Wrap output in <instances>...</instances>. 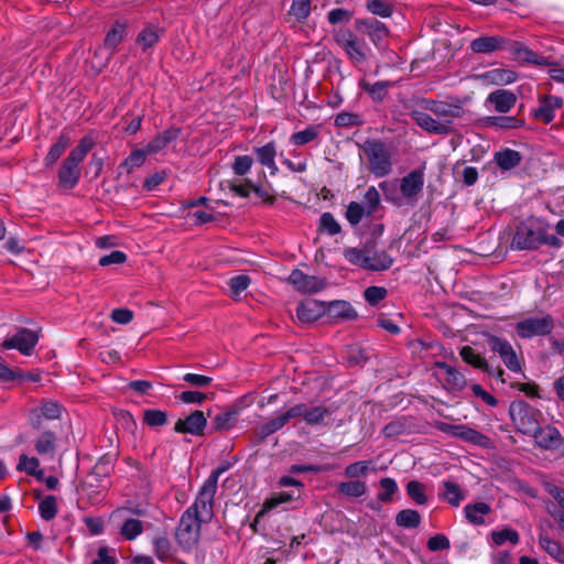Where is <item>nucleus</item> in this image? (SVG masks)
I'll list each match as a JSON object with an SVG mask.
<instances>
[{"label":"nucleus","instance_id":"obj_1","mask_svg":"<svg viewBox=\"0 0 564 564\" xmlns=\"http://www.w3.org/2000/svg\"><path fill=\"white\" fill-rule=\"evenodd\" d=\"M95 145L91 137H84L62 162L57 174V185L62 189H73L80 180V163Z\"/></svg>","mask_w":564,"mask_h":564},{"label":"nucleus","instance_id":"obj_2","mask_svg":"<svg viewBox=\"0 0 564 564\" xmlns=\"http://www.w3.org/2000/svg\"><path fill=\"white\" fill-rule=\"evenodd\" d=\"M345 259L351 264L370 271H386L393 264V258L384 250H377L375 241H367L362 248H347Z\"/></svg>","mask_w":564,"mask_h":564},{"label":"nucleus","instance_id":"obj_3","mask_svg":"<svg viewBox=\"0 0 564 564\" xmlns=\"http://www.w3.org/2000/svg\"><path fill=\"white\" fill-rule=\"evenodd\" d=\"M362 151L367 156L369 170L376 177L390 174L392 170L391 153L382 141L368 139L362 145Z\"/></svg>","mask_w":564,"mask_h":564},{"label":"nucleus","instance_id":"obj_4","mask_svg":"<svg viewBox=\"0 0 564 564\" xmlns=\"http://www.w3.org/2000/svg\"><path fill=\"white\" fill-rule=\"evenodd\" d=\"M509 413L517 431L523 435L531 436L541 426V411L523 400L513 401L510 404Z\"/></svg>","mask_w":564,"mask_h":564},{"label":"nucleus","instance_id":"obj_5","mask_svg":"<svg viewBox=\"0 0 564 564\" xmlns=\"http://www.w3.org/2000/svg\"><path fill=\"white\" fill-rule=\"evenodd\" d=\"M334 41L346 53L354 64H364L368 61L370 48L349 29H338L334 32Z\"/></svg>","mask_w":564,"mask_h":564},{"label":"nucleus","instance_id":"obj_6","mask_svg":"<svg viewBox=\"0 0 564 564\" xmlns=\"http://www.w3.org/2000/svg\"><path fill=\"white\" fill-rule=\"evenodd\" d=\"M217 488L204 482L199 488L194 502L185 510L191 516L203 521L209 522L214 517V499Z\"/></svg>","mask_w":564,"mask_h":564},{"label":"nucleus","instance_id":"obj_7","mask_svg":"<svg viewBox=\"0 0 564 564\" xmlns=\"http://www.w3.org/2000/svg\"><path fill=\"white\" fill-rule=\"evenodd\" d=\"M202 523L204 522L191 516L189 512H183L175 539L184 551H191L198 543Z\"/></svg>","mask_w":564,"mask_h":564},{"label":"nucleus","instance_id":"obj_8","mask_svg":"<svg viewBox=\"0 0 564 564\" xmlns=\"http://www.w3.org/2000/svg\"><path fill=\"white\" fill-rule=\"evenodd\" d=\"M32 430V444L36 454L45 460H54L58 451L57 432L48 427Z\"/></svg>","mask_w":564,"mask_h":564},{"label":"nucleus","instance_id":"obj_9","mask_svg":"<svg viewBox=\"0 0 564 564\" xmlns=\"http://www.w3.org/2000/svg\"><path fill=\"white\" fill-rule=\"evenodd\" d=\"M531 437H533L535 446L540 449L551 452L561 457L564 456V437L555 426L551 424L540 426Z\"/></svg>","mask_w":564,"mask_h":564},{"label":"nucleus","instance_id":"obj_10","mask_svg":"<svg viewBox=\"0 0 564 564\" xmlns=\"http://www.w3.org/2000/svg\"><path fill=\"white\" fill-rule=\"evenodd\" d=\"M554 319L550 314L536 317H528L516 324V332L521 338L547 336L554 329Z\"/></svg>","mask_w":564,"mask_h":564},{"label":"nucleus","instance_id":"obj_11","mask_svg":"<svg viewBox=\"0 0 564 564\" xmlns=\"http://www.w3.org/2000/svg\"><path fill=\"white\" fill-rule=\"evenodd\" d=\"M502 51H507L512 59L518 63H528L539 66H549L552 64L547 57L539 55L523 43L509 37H505Z\"/></svg>","mask_w":564,"mask_h":564},{"label":"nucleus","instance_id":"obj_12","mask_svg":"<svg viewBox=\"0 0 564 564\" xmlns=\"http://www.w3.org/2000/svg\"><path fill=\"white\" fill-rule=\"evenodd\" d=\"M63 406L51 400H43L40 405L33 408L28 417L31 429L46 427L47 421H54L61 417Z\"/></svg>","mask_w":564,"mask_h":564},{"label":"nucleus","instance_id":"obj_13","mask_svg":"<svg viewBox=\"0 0 564 564\" xmlns=\"http://www.w3.org/2000/svg\"><path fill=\"white\" fill-rule=\"evenodd\" d=\"M40 336L37 332L29 328H19L17 333L1 344L3 349H17L24 356H30L37 345Z\"/></svg>","mask_w":564,"mask_h":564},{"label":"nucleus","instance_id":"obj_14","mask_svg":"<svg viewBox=\"0 0 564 564\" xmlns=\"http://www.w3.org/2000/svg\"><path fill=\"white\" fill-rule=\"evenodd\" d=\"M438 429L445 434L480 447H488L490 443L488 436L465 424L454 425L448 423H440Z\"/></svg>","mask_w":564,"mask_h":564},{"label":"nucleus","instance_id":"obj_15","mask_svg":"<svg viewBox=\"0 0 564 564\" xmlns=\"http://www.w3.org/2000/svg\"><path fill=\"white\" fill-rule=\"evenodd\" d=\"M411 119L424 131L431 134H449L454 131L451 119L436 120L419 109L409 112Z\"/></svg>","mask_w":564,"mask_h":564},{"label":"nucleus","instance_id":"obj_16","mask_svg":"<svg viewBox=\"0 0 564 564\" xmlns=\"http://www.w3.org/2000/svg\"><path fill=\"white\" fill-rule=\"evenodd\" d=\"M355 26L358 32L367 35L376 46H380L390 33L387 25L376 18L357 19Z\"/></svg>","mask_w":564,"mask_h":564},{"label":"nucleus","instance_id":"obj_17","mask_svg":"<svg viewBox=\"0 0 564 564\" xmlns=\"http://www.w3.org/2000/svg\"><path fill=\"white\" fill-rule=\"evenodd\" d=\"M490 349L501 357L506 367L513 372L521 371V365L511 344L500 337L491 336L488 339Z\"/></svg>","mask_w":564,"mask_h":564},{"label":"nucleus","instance_id":"obj_18","mask_svg":"<svg viewBox=\"0 0 564 564\" xmlns=\"http://www.w3.org/2000/svg\"><path fill=\"white\" fill-rule=\"evenodd\" d=\"M289 282L302 293H317L326 286V281L324 279L305 274L299 269L291 272L289 275Z\"/></svg>","mask_w":564,"mask_h":564},{"label":"nucleus","instance_id":"obj_19","mask_svg":"<svg viewBox=\"0 0 564 564\" xmlns=\"http://www.w3.org/2000/svg\"><path fill=\"white\" fill-rule=\"evenodd\" d=\"M207 426V420L204 415L203 411L196 410L192 412L185 419H180L176 421L174 425V431L176 433L191 434L195 436L204 435L205 429Z\"/></svg>","mask_w":564,"mask_h":564},{"label":"nucleus","instance_id":"obj_20","mask_svg":"<svg viewBox=\"0 0 564 564\" xmlns=\"http://www.w3.org/2000/svg\"><path fill=\"white\" fill-rule=\"evenodd\" d=\"M459 355L466 364L487 372L489 376L499 378L501 381H505L502 378L505 371L500 367L490 366L488 361L480 354L476 352L475 349L470 346H464L460 349Z\"/></svg>","mask_w":564,"mask_h":564},{"label":"nucleus","instance_id":"obj_21","mask_svg":"<svg viewBox=\"0 0 564 564\" xmlns=\"http://www.w3.org/2000/svg\"><path fill=\"white\" fill-rule=\"evenodd\" d=\"M563 106V98L553 95L539 97V107L532 111V116L544 123H550L555 118V111Z\"/></svg>","mask_w":564,"mask_h":564},{"label":"nucleus","instance_id":"obj_22","mask_svg":"<svg viewBox=\"0 0 564 564\" xmlns=\"http://www.w3.org/2000/svg\"><path fill=\"white\" fill-rule=\"evenodd\" d=\"M326 313V303L306 299L296 307V317L301 323L311 324Z\"/></svg>","mask_w":564,"mask_h":564},{"label":"nucleus","instance_id":"obj_23","mask_svg":"<svg viewBox=\"0 0 564 564\" xmlns=\"http://www.w3.org/2000/svg\"><path fill=\"white\" fill-rule=\"evenodd\" d=\"M541 232H535L531 227L521 225L518 227L512 246L518 250H535L540 247Z\"/></svg>","mask_w":564,"mask_h":564},{"label":"nucleus","instance_id":"obj_24","mask_svg":"<svg viewBox=\"0 0 564 564\" xmlns=\"http://www.w3.org/2000/svg\"><path fill=\"white\" fill-rule=\"evenodd\" d=\"M128 22L117 20L112 23L110 29L107 31L104 39L105 48L109 50L113 54L117 47L123 42L128 35Z\"/></svg>","mask_w":564,"mask_h":564},{"label":"nucleus","instance_id":"obj_25","mask_svg":"<svg viewBox=\"0 0 564 564\" xmlns=\"http://www.w3.org/2000/svg\"><path fill=\"white\" fill-rule=\"evenodd\" d=\"M503 43L505 36H479L470 42L469 48L471 52L477 54H491L494 52L502 51Z\"/></svg>","mask_w":564,"mask_h":564},{"label":"nucleus","instance_id":"obj_26","mask_svg":"<svg viewBox=\"0 0 564 564\" xmlns=\"http://www.w3.org/2000/svg\"><path fill=\"white\" fill-rule=\"evenodd\" d=\"M424 186V174L414 170L401 180L400 191L403 197L412 198L417 196Z\"/></svg>","mask_w":564,"mask_h":564},{"label":"nucleus","instance_id":"obj_27","mask_svg":"<svg viewBox=\"0 0 564 564\" xmlns=\"http://www.w3.org/2000/svg\"><path fill=\"white\" fill-rule=\"evenodd\" d=\"M487 102L494 105L496 111L505 113L514 107L517 96L512 91L498 89L489 94Z\"/></svg>","mask_w":564,"mask_h":564},{"label":"nucleus","instance_id":"obj_28","mask_svg":"<svg viewBox=\"0 0 564 564\" xmlns=\"http://www.w3.org/2000/svg\"><path fill=\"white\" fill-rule=\"evenodd\" d=\"M285 422L282 415L279 413L268 422L260 425L253 435V444L259 445L263 443L270 435L282 430L285 426Z\"/></svg>","mask_w":564,"mask_h":564},{"label":"nucleus","instance_id":"obj_29","mask_svg":"<svg viewBox=\"0 0 564 564\" xmlns=\"http://www.w3.org/2000/svg\"><path fill=\"white\" fill-rule=\"evenodd\" d=\"M72 138L67 132H61L56 141L51 145L47 154L44 158V165L46 167L53 166L59 158L64 154L65 150L69 147Z\"/></svg>","mask_w":564,"mask_h":564},{"label":"nucleus","instance_id":"obj_30","mask_svg":"<svg viewBox=\"0 0 564 564\" xmlns=\"http://www.w3.org/2000/svg\"><path fill=\"white\" fill-rule=\"evenodd\" d=\"M239 410L235 406L227 408L215 415L212 421V431L221 432L232 429L238 419Z\"/></svg>","mask_w":564,"mask_h":564},{"label":"nucleus","instance_id":"obj_31","mask_svg":"<svg viewBox=\"0 0 564 564\" xmlns=\"http://www.w3.org/2000/svg\"><path fill=\"white\" fill-rule=\"evenodd\" d=\"M311 14V0H292L291 7L285 15L289 23H304Z\"/></svg>","mask_w":564,"mask_h":564},{"label":"nucleus","instance_id":"obj_32","mask_svg":"<svg viewBox=\"0 0 564 564\" xmlns=\"http://www.w3.org/2000/svg\"><path fill=\"white\" fill-rule=\"evenodd\" d=\"M180 129L171 128L164 130L162 133L158 134L153 140H151L147 144V152L150 154H155L165 149L171 142L175 141L180 135Z\"/></svg>","mask_w":564,"mask_h":564},{"label":"nucleus","instance_id":"obj_33","mask_svg":"<svg viewBox=\"0 0 564 564\" xmlns=\"http://www.w3.org/2000/svg\"><path fill=\"white\" fill-rule=\"evenodd\" d=\"M436 367L444 372L445 381L452 389L460 391L466 387V378L464 373L455 367L444 361L436 362Z\"/></svg>","mask_w":564,"mask_h":564},{"label":"nucleus","instance_id":"obj_34","mask_svg":"<svg viewBox=\"0 0 564 564\" xmlns=\"http://www.w3.org/2000/svg\"><path fill=\"white\" fill-rule=\"evenodd\" d=\"M491 512V507L486 502L468 503L464 507L466 519L474 525L485 524V516Z\"/></svg>","mask_w":564,"mask_h":564},{"label":"nucleus","instance_id":"obj_35","mask_svg":"<svg viewBox=\"0 0 564 564\" xmlns=\"http://www.w3.org/2000/svg\"><path fill=\"white\" fill-rule=\"evenodd\" d=\"M494 160L501 170L508 171L518 166L521 163L522 156L516 150L505 149L496 152Z\"/></svg>","mask_w":564,"mask_h":564},{"label":"nucleus","instance_id":"obj_36","mask_svg":"<svg viewBox=\"0 0 564 564\" xmlns=\"http://www.w3.org/2000/svg\"><path fill=\"white\" fill-rule=\"evenodd\" d=\"M17 469L35 477L37 480L44 479V470L41 469L40 459L37 457H29L25 454L20 455Z\"/></svg>","mask_w":564,"mask_h":564},{"label":"nucleus","instance_id":"obj_37","mask_svg":"<svg viewBox=\"0 0 564 564\" xmlns=\"http://www.w3.org/2000/svg\"><path fill=\"white\" fill-rule=\"evenodd\" d=\"M393 86V83L388 80H380L373 84L368 82H361L360 87L369 94L371 99L376 102L382 101L387 95L390 87Z\"/></svg>","mask_w":564,"mask_h":564},{"label":"nucleus","instance_id":"obj_38","mask_svg":"<svg viewBox=\"0 0 564 564\" xmlns=\"http://www.w3.org/2000/svg\"><path fill=\"white\" fill-rule=\"evenodd\" d=\"M330 414L332 411L326 406L316 405L308 408L307 404H305L303 420L307 425H321L324 424L325 417Z\"/></svg>","mask_w":564,"mask_h":564},{"label":"nucleus","instance_id":"obj_39","mask_svg":"<svg viewBox=\"0 0 564 564\" xmlns=\"http://www.w3.org/2000/svg\"><path fill=\"white\" fill-rule=\"evenodd\" d=\"M123 520L120 527V534L127 541H133L143 532V523L134 518H121Z\"/></svg>","mask_w":564,"mask_h":564},{"label":"nucleus","instance_id":"obj_40","mask_svg":"<svg viewBox=\"0 0 564 564\" xmlns=\"http://www.w3.org/2000/svg\"><path fill=\"white\" fill-rule=\"evenodd\" d=\"M162 34V29L154 26L144 28L137 37V44H139L143 51H147L159 42Z\"/></svg>","mask_w":564,"mask_h":564},{"label":"nucleus","instance_id":"obj_41","mask_svg":"<svg viewBox=\"0 0 564 564\" xmlns=\"http://www.w3.org/2000/svg\"><path fill=\"white\" fill-rule=\"evenodd\" d=\"M395 523L404 529H415L421 524V516L416 510L403 509L397 513Z\"/></svg>","mask_w":564,"mask_h":564},{"label":"nucleus","instance_id":"obj_42","mask_svg":"<svg viewBox=\"0 0 564 564\" xmlns=\"http://www.w3.org/2000/svg\"><path fill=\"white\" fill-rule=\"evenodd\" d=\"M486 123L499 129H517L524 124V120L512 116H491L486 118Z\"/></svg>","mask_w":564,"mask_h":564},{"label":"nucleus","instance_id":"obj_43","mask_svg":"<svg viewBox=\"0 0 564 564\" xmlns=\"http://www.w3.org/2000/svg\"><path fill=\"white\" fill-rule=\"evenodd\" d=\"M541 547L555 561L564 564V549L557 542L549 538L547 535L541 534L539 538Z\"/></svg>","mask_w":564,"mask_h":564},{"label":"nucleus","instance_id":"obj_44","mask_svg":"<svg viewBox=\"0 0 564 564\" xmlns=\"http://www.w3.org/2000/svg\"><path fill=\"white\" fill-rule=\"evenodd\" d=\"M326 312L333 317H341V318H354L356 317V312L352 306L346 301H335L326 304Z\"/></svg>","mask_w":564,"mask_h":564},{"label":"nucleus","instance_id":"obj_45","mask_svg":"<svg viewBox=\"0 0 564 564\" xmlns=\"http://www.w3.org/2000/svg\"><path fill=\"white\" fill-rule=\"evenodd\" d=\"M366 491V482L360 480L343 481L338 485V492L351 498H359L364 496Z\"/></svg>","mask_w":564,"mask_h":564},{"label":"nucleus","instance_id":"obj_46","mask_svg":"<svg viewBox=\"0 0 564 564\" xmlns=\"http://www.w3.org/2000/svg\"><path fill=\"white\" fill-rule=\"evenodd\" d=\"M444 491L442 497L453 507H458L465 496L458 484L453 481L443 482Z\"/></svg>","mask_w":564,"mask_h":564},{"label":"nucleus","instance_id":"obj_47","mask_svg":"<svg viewBox=\"0 0 564 564\" xmlns=\"http://www.w3.org/2000/svg\"><path fill=\"white\" fill-rule=\"evenodd\" d=\"M253 152L261 165H273V161L276 156V147L273 141L268 142L262 147L254 148Z\"/></svg>","mask_w":564,"mask_h":564},{"label":"nucleus","instance_id":"obj_48","mask_svg":"<svg viewBox=\"0 0 564 564\" xmlns=\"http://www.w3.org/2000/svg\"><path fill=\"white\" fill-rule=\"evenodd\" d=\"M486 77L496 85H508L517 79V73L511 69L495 68L487 73Z\"/></svg>","mask_w":564,"mask_h":564},{"label":"nucleus","instance_id":"obj_49","mask_svg":"<svg viewBox=\"0 0 564 564\" xmlns=\"http://www.w3.org/2000/svg\"><path fill=\"white\" fill-rule=\"evenodd\" d=\"M318 134L319 126H308L306 129L293 133L290 141L292 144L301 147L317 139Z\"/></svg>","mask_w":564,"mask_h":564},{"label":"nucleus","instance_id":"obj_50","mask_svg":"<svg viewBox=\"0 0 564 564\" xmlns=\"http://www.w3.org/2000/svg\"><path fill=\"white\" fill-rule=\"evenodd\" d=\"M434 115L441 120L460 118L464 115V109L459 105H452L444 101H440Z\"/></svg>","mask_w":564,"mask_h":564},{"label":"nucleus","instance_id":"obj_51","mask_svg":"<svg viewBox=\"0 0 564 564\" xmlns=\"http://www.w3.org/2000/svg\"><path fill=\"white\" fill-rule=\"evenodd\" d=\"M154 553L160 561H165L171 555L172 543L165 534H159L152 541Z\"/></svg>","mask_w":564,"mask_h":564},{"label":"nucleus","instance_id":"obj_52","mask_svg":"<svg viewBox=\"0 0 564 564\" xmlns=\"http://www.w3.org/2000/svg\"><path fill=\"white\" fill-rule=\"evenodd\" d=\"M491 539L492 542L498 546L505 544L506 542H510L511 544L517 545L520 541L519 533L511 528H505L499 531H492Z\"/></svg>","mask_w":564,"mask_h":564},{"label":"nucleus","instance_id":"obj_53","mask_svg":"<svg viewBox=\"0 0 564 564\" xmlns=\"http://www.w3.org/2000/svg\"><path fill=\"white\" fill-rule=\"evenodd\" d=\"M381 491L378 494L377 498L380 502H391L393 495L398 491V484L393 478H382L379 481Z\"/></svg>","mask_w":564,"mask_h":564},{"label":"nucleus","instance_id":"obj_54","mask_svg":"<svg viewBox=\"0 0 564 564\" xmlns=\"http://www.w3.org/2000/svg\"><path fill=\"white\" fill-rule=\"evenodd\" d=\"M143 422L150 427L163 426L167 423V414L162 410L148 409L143 412Z\"/></svg>","mask_w":564,"mask_h":564},{"label":"nucleus","instance_id":"obj_55","mask_svg":"<svg viewBox=\"0 0 564 564\" xmlns=\"http://www.w3.org/2000/svg\"><path fill=\"white\" fill-rule=\"evenodd\" d=\"M406 494L413 501H415L420 506L427 503L425 486L417 480H411L408 482Z\"/></svg>","mask_w":564,"mask_h":564},{"label":"nucleus","instance_id":"obj_56","mask_svg":"<svg viewBox=\"0 0 564 564\" xmlns=\"http://www.w3.org/2000/svg\"><path fill=\"white\" fill-rule=\"evenodd\" d=\"M39 512L45 521L53 520L57 514L56 498L54 496H46L39 503Z\"/></svg>","mask_w":564,"mask_h":564},{"label":"nucleus","instance_id":"obj_57","mask_svg":"<svg viewBox=\"0 0 564 564\" xmlns=\"http://www.w3.org/2000/svg\"><path fill=\"white\" fill-rule=\"evenodd\" d=\"M147 153V150H133L120 166L126 169L127 173H131L134 169L140 167L145 162Z\"/></svg>","mask_w":564,"mask_h":564},{"label":"nucleus","instance_id":"obj_58","mask_svg":"<svg viewBox=\"0 0 564 564\" xmlns=\"http://www.w3.org/2000/svg\"><path fill=\"white\" fill-rule=\"evenodd\" d=\"M294 499L295 497L291 492L281 491L279 494H275L264 501L262 510L258 516H261L263 512L270 511L276 508L279 505L290 502Z\"/></svg>","mask_w":564,"mask_h":564},{"label":"nucleus","instance_id":"obj_59","mask_svg":"<svg viewBox=\"0 0 564 564\" xmlns=\"http://www.w3.org/2000/svg\"><path fill=\"white\" fill-rule=\"evenodd\" d=\"M361 204L367 210V216L372 215L377 210L380 204V195L375 186H370L366 191Z\"/></svg>","mask_w":564,"mask_h":564},{"label":"nucleus","instance_id":"obj_60","mask_svg":"<svg viewBox=\"0 0 564 564\" xmlns=\"http://www.w3.org/2000/svg\"><path fill=\"white\" fill-rule=\"evenodd\" d=\"M346 219L352 226L358 225L364 216H367V210L362 204L357 202H350L346 210Z\"/></svg>","mask_w":564,"mask_h":564},{"label":"nucleus","instance_id":"obj_61","mask_svg":"<svg viewBox=\"0 0 564 564\" xmlns=\"http://www.w3.org/2000/svg\"><path fill=\"white\" fill-rule=\"evenodd\" d=\"M367 9L381 18H388L393 12L392 6L383 0H367Z\"/></svg>","mask_w":564,"mask_h":564},{"label":"nucleus","instance_id":"obj_62","mask_svg":"<svg viewBox=\"0 0 564 564\" xmlns=\"http://www.w3.org/2000/svg\"><path fill=\"white\" fill-rule=\"evenodd\" d=\"M319 230L326 231L330 236H335L340 232L341 227L332 213H324L319 219Z\"/></svg>","mask_w":564,"mask_h":564},{"label":"nucleus","instance_id":"obj_63","mask_svg":"<svg viewBox=\"0 0 564 564\" xmlns=\"http://www.w3.org/2000/svg\"><path fill=\"white\" fill-rule=\"evenodd\" d=\"M369 464L370 463L367 460H359L349 464L348 466L345 467L344 475L350 479L358 478L360 476H366L369 470Z\"/></svg>","mask_w":564,"mask_h":564},{"label":"nucleus","instance_id":"obj_64","mask_svg":"<svg viewBox=\"0 0 564 564\" xmlns=\"http://www.w3.org/2000/svg\"><path fill=\"white\" fill-rule=\"evenodd\" d=\"M253 164V160L250 155H238L232 163V171L236 175H246Z\"/></svg>","mask_w":564,"mask_h":564}]
</instances>
